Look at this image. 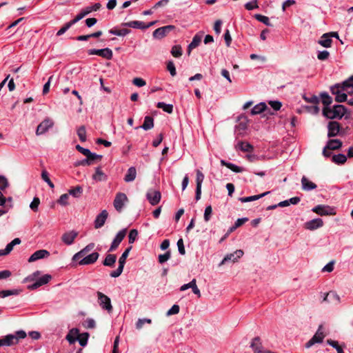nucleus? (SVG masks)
Masks as SVG:
<instances>
[{
	"label": "nucleus",
	"instance_id": "1",
	"mask_svg": "<svg viewBox=\"0 0 353 353\" xmlns=\"http://www.w3.org/2000/svg\"><path fill=\"white\" fill-rule=\"evenodd\" d=\"M347 110V108L343 105H334L332 108H323V114L330 119H341L345 114Z\"/></svg>",
	"mask_w": 353,
	"mask_h": 353
},
{
	"label": "nucleus",
	"instance_id": "2",
	"mask_svg": "<svg viewBox=\"0 0 353 353\" xmlns=\"http://www.w3.org/2000/svg\"><path fill=\"white\" fill-rule=\"evenodd\" d=\"M26 337V333L23 330H19L14 334H10L0 339V346H12L19 343L20 339Z\"/></svg>",
	"mask_w": 353,
	"mask_h": 353
},
{
	"label": "nucleus",
	"instance_id": "3",
	"mask_svg": "<svg viewBox=\"0 0 353 353\" xmlns=\"http://www.w3.org/2000/svg\"><path fill=\"white\" fill-rule=\"evenodd\" d=\"M332 94L335 95V101L339 103L347 101V95L345 92V90L342 83H336L330 88Z\"/></svg>",
	"mask_w": 353,
	"mask_h": 353
},
{
	"label": "nucleus",
	"instance_id": "4",
	"mask_svg": "<svg viewBox=\"0 0 353 353\" xmlns=\"http://www.w3.org/2000/svg\"><path fill=\"white\" fill-rule=\"evenodd\" d=\"M312 211L320 216H330L336 214L334 207L327 205H317L312 209Z\"/></svg>",
	"mask_w": 353,
	"mask_h": 353
},
{
	"label": "nucleus",
	"instance_id": "5",
	"mask_svg": "<svg viewBox=\"0 0 353 353\" xmlns=\"http://www.w3.org/2000/svg\"><path fill=\"white\" fill-rule=\"evenodd\" d=\"M325 336L323 327L322 325H320L314 335L305 343V347L310 348L315 343H322Z\"/></svg>",
	"mask_w": 353,
	"mask_h": 353
},
{
	"label": "nucleus",
	"instance_id": "6",
	"mask_svg": "<svg viewBox=\"0 0 353 353\" xmlns=\"http://www.w3.org/2000/svg\"><path fill=\"white\" fill-rule=\"evenodd\" d=\"M97 294L99 304L102 309L107 310L109 313L111 312L113 308L110 299L101 292H97Z\"/></svg>",
	"mask_w": 353,
	"mask_h": 353
},
{
	"label": "nucleus",
	"instance_id": "7",
	"mask_svg": "<svg viewBox=\"0 0 353 353\" xmlns=\"http://www.w3.org/2000/svg\"><path fill=\"white\" fill-rule=\"evenodd\" d=\"M89 55H98L108 60L112 59L113 53L111 49L105 48L103 49H90L88 50Z\"/></svg>",
	"mask_w": 353,
	"mask_h": 353
},
{
	"label": "nucleus",
	"instance_id": "8",
	"mask_svg": "<svg viewBox=\"0 0 353 353\" xmlns=\"http://www.w3.org/2000/svg\"><path fill=\"white\" fill-rule=\"evenodd\" d=\"M126 233H127V229L126 228H124V229H122L115 236V237L114 238L109 249H108V252H114L115 251L117 248L119 247V244L121 243V241L123 240V239L125 238V235H126Z\"/></svg>",
	"mask_w": 353,
	"mask_h": 353
},
{
	"label": "nucleus",
	"instance_id": "9",
	"mask_svg": "<svg viewBox=\"0 0 353 353\" xmlns=\"http://www.w3.org/2000/svg\"><path fill=\"white\" fill-rule=\"evenodd\" d=\"M128 201V197L125 194L122 192H119L116 194L115 198L114 199L113 205L115 210L121 212L123 208L125 205V203Z\"/></svg>",
	"mask_w": 353,
	"mask_h": 353
},
{
	"label": "nucleus",
	"instance_id": "10",
	"mask_svg": "<svg viewBox=\"0 0 353 353\" xmlns=\"http://www.w3.org/2000/svg\"><path fill=\"white\" fill-rule=\"evenodd\" d=\"M54 125L53 121L47 117L41 123L39 124L36 130V134L37 136L45 134L48 130Z\"/></svg>",
	"mask_w": 353,
	"mask_h": 353
},
{
	"label": "nucleus",
	"instance_id": "11",
	"mask_svg": "<svg viewBox=\"0 0 353 353\" xmlns=\"http://www.w3.org/2000/svg\"><path fill=\"white\" fill-rule=\"evenodd\" d=\"M146 198L152 205H156L160 202L161 194L159 190L150 189L147 192Z\"/></svg>",
	"mask_w": 353,
	"mask_h": 353
},
{
	"label": "nucleus",
	"instance_id": "12",
	"mask_svg": "<svg viewBox=\"0 0 353 353\" xmlns=\"http://www.w3.org/2000/svg\"><path fill=\"white\" fill-rule=\"evenodd\" d=\"M99 257L97 252H94L90 254H86L79 261L80 265H88L94 263Z\"/></svg>",
	"mask_w": 353,
	"mask_h": 353
},
{
	"label": "nucleus",
	"instance_id": "13",
	"mask_svg": "<svg viewBox=\"0 0 353 353\" xmlns=\"http://www.w3.org/2000/svg\"><path fill=\"white\" fill-rule=\"evenodd\" d=\"M52 279V276L50 274H45L37 279L36 281L32 285L28 286V289L30 290H36L38 288L47 284Z\"/></svg>",
	"mask_w": 353,
	"mask_h": 353
},
{
	"label": "nucleus",
	"instance_id": "14",
	"mask_svg": "<svg viewBox=\"0 0 353 353\" xmlns=\"http://www.w3.org/2000/svg\"><path fill=\"white\" fill-rule=\"evenodd\" d=\"M204 180V174L199 170H196V194L195 199L196 201L201 199V185Z\"/></svg>",
	"mask_w": 353,
	"mask_h": 353
},
{
	"label": "nucleus",
	"instance_id": "15",
	"mask_svg": "<svg viewBox=\"0 0 353 353\" xmlns=\"http://www.w3.org/2000/svg\"><path fill=\"white\" fill-rule=\"evenodd\" d=\"M243 255V252L241 250H237L235 252L227 254L220 263L219 265L225 263L228 261L235 262Z\"/></svg>",
	"mask_w": 353,
	"mask_h": 353
},
{
	"label": "nucleus",
	"instance_id": "16",
	"mask_svg": "<svg viewBox=\"0 0 353 353\" xmlns=\"http://www.w3.org/2000/svg\"><path fill=\"white\" fill-rule=\"evenodd\" d=\"M341 126L337 121H330L327 125V137L329 138L336 137L339 134Z\"/></svg>",
	"mask_w": 353,
	"mask_h": 353
},
{
	"label": "nucleus",
	"instance_id": "17",
	"mask_svg": "<svg viewBox=\"0 0 353 353\" xmlns=\"http://www.w3.org/2000/svg\"><path fill=\"white\" fill-rule=\"evenodd\" d=\"M108 216V212L106 210H102L96 217L94 225L96 229L101 228L105 223Z\"/></svg>",
	"mask_w": 353,
	"mask_h": 353
},
{
	"label": "nucleus",
	"instance_id": "18",
	"mask_svg": "<svg viewBox=\"0 0 353 353\" xmlns=\"http://www.w3.org/2000/svg\"><path fill=\"white\" fill-rule=\"evenodd\" d=\"M203 32H199L198 33H196L193 39H192V41H191V43L188 45V54H190L191 51L196 48L197 46H199V44L201 43V39L203 38Z\"/></svg>",
	"mask_w": 353,
	"mask_h": 353
},
{
	"label": "nucleus",
	"instance_id": "19",
	"mask_svg": "<svg viewBox=\"0 0 353 353\" xmlns=\"http://www.w3.org/2000/svg\"><path fill=\"white\" fill-rule=\"evenodd\" d=\"M174 28V26H167L159 28L153 32L152 35L155 39H161L163 37H165L171 30Z\"/></svg>",
	"mask_w": 353,
	"mask_h": 353
},
{
	"label": "nucleus",
	"instance_id": "20",
	"mask_svg": "<svg viewBox=\"0 0 353 353\" xmlns=\"http://www.w3.org/2000/svg\"><path fill=\"white\" fill-rule=\"evenodd\" d=\"M323 225V221L320 218L314 219L305 223V228L309 230H314Z\"/></svg>",
	"mask_w": 353,
	"mask_h": 353
},
{
	"label": "nucleus",
	"instance_id": "21",
	"mask_svg": "<svg viewBox=\"0 0 353 353\" xmlns=\"http://www.w3.org/2000/svg\"><path fill=\"white\" fill-rule=\"evenodd\" d=\"M77 236L78 232L73 230L64 233L62 235L61 240L65 245H69L73 243L74 239L77 238Z\"/></svg>",
	"mask_w": 353,
	"mask_h": 353
},
{
	"label": "nucleus",
	"instance_id": "22",
	"mask_svg": "<svg viewBox=\"0 0 353 353\" xmlns=\"http://www.w3.org/2000/svg\"><path fill=\"white\" fill-rule=\"evenodd\" d=\"M94 245H95L94 243H90L88 244L84 248L81 250L79 252L76 253L72 256V261H77L78 259L85 256L89 252H90L91 250H93V248H94Z\"/></svg>",
	"mask_w": 353,
	"mask_h": 353
},
{
	"label": "nucleus",
	"instance_id": "23",
	"mask_svg": "<svg viewBox=\"0 0 353 353\" xmlns=\"http://www.w3.org/2000/svg\"><path fill=\"white\" fill-rule=\"evenodd\" d=\"M50 255V252L46 250H39L34 252L28 259V262H34L39 259H41L48 257Z\"/></svg>",
	"mask_w": 353,
	"mask_h": 353
},
{
	"label": "nucleus",
	"instance_id": "24",
	"mask_svg": "<svg viewBox=\"0 0 353 353\" xmlns=\"http://www.w3.org/2000/svg\"><path fill=\"white\" fill-rule=\"evenodd\" d=\"M189 288H192V292L194 294L197 295L198 297L201 296V292L199 289L196 286L195 279H192L190 283L184 284L182 286H181L180 290L185 291Z\"/></svg>",
	"mask_w": 353,
	"mask_h": 353
},
{
	"label": "nucleus",
	"instance_id": "25",
	"mask_svg": "<svg viewBox=\"0 0 353 353\" xmlns=\"http://www.w3.org/2000/svg\"><path fill=\"white\" fill-rule=\"evenodd\" d=\"M92 179L95 181H105L108 179V176L102 171L101 167L95 168V172L92 176Z\"/></svg>",
	"mask_w": 353,
	"mask_h": 353
},
{
	"label": "nucleus",
	"instance_id": "26",
	"mask_svg": "<svg viewBox=\"0 0 353 353\" xmlns=\"http://www.w3.org/2000/svg\"><path fill=\"white\" fill-rule=\"evenodd\" d=\"M302 189L305 191H310L316 188V185L309 181L305 176L301 179Z\"/></svg>",
	"mask_w": 353,
	"mask_h": 353
},
{
	"label": "nucleus",
	"instance_id": "27",
	"mask_svg": "<svg viewBox=\"0 0 353 353\" xmlns=\"http://www.w3.org/2000/svg\"><path fill=\"white\" fill-rule=\"evenodd\" d=\"M236 150H239L242 152H252L254 147L248 142L239 141L235 146Z\"/></svg>",
	"mask_w": 353,
	"mask_h": 353
},
{
	"label": "nucleus",
	"instance_id": "28",
	"mask_svg": "<svg viewBox=\"0 0 353 353\" xmlns=\"http://www.w3.org/2000/svg\"><path fill=\"white\" fill-rule=\"evenodd\" d=\"M117 261V255L113 254H108L105 259L103 261L102 264L104 266L113 268Z\"/></svg>",
	"mask_w": 353,
	"mask_h": 353
},
{
	"label": "nucleus",
	"instance_id": "29",
	"mask_svg": "<svg viewBox=\"0 0 353 353\" xmlns=\"http://www.w3.org/2000/svg\"><path fill=\"white\" fill-rule=\"evenodd\" d=\"M123 27H128L137 29L145 30L144 23L140 21H132L121 23Z\"/></svg>",
	"mask_w": 353,
	"mask_h": 353
},
{
	"label": "nucleus",
	"instance_id": "30",
	"mask_svg": "<svg viewBox=\"0 0 353 353\" xmlns=\"http://www.w3.org/2000/svg\"><path fill=\"white\" fill-rule=\"evenodd\" d=\"M325 146L328 150H338L341 148L342 141L339 139H330Z\"/></svg>",
	"mask_w": 353,
	"mask_h": 353
},
{
	"label": "nucleus",
	"instance_id": "31",
	"mask_svg": "<svg viewBox=\"0 0 353 353\" xmlns=\"http://www.w3.org/2000/svg\"><path fill=\"white\" fill-rule=\"evenodd\" d=\"M346 94H353V75L343 82Z\"/></svg>",
	"mask_w": 353,
	"mask_h": 353
},
{
	"label": "nucleus",
	"instance_id": "32",
	"mask_svg": "<svg viewBox=\"0 0 353 353\" xmlns=\"http://www.w3.org/2000/svg\"><path fill=\"white\" fill-rule=\"evenodd\" d=\"M319 43L324 48H330L332 46V40L330 39L329 34H323L319 41Z\"/></svg>",
	"mask_w": 353,
	"mask_h": 353
},
{
	"label": "nucleus",
	"instance_id": "33",
	"mask_svg": "<svg viewBox=\"0 0 353 353\" xmlns=\"http://www.w3.org/2000/svg\"><path fill=\"white\" fill-rule=\"evenodd\" d=\"M78 335L79 330L77 328H73L70 330L65 339L70 344H73L77 341Z\"/></svg>",
	"mask_w": 353,
	"mask_h": 353
},
{
	"label": "nucleus",
	"instance_id": "34",
	"mask_svg": "<svg viewBox=\"0 0 353 353\" xmlns=\"http://www.w3.org/2000/svg\"><path fill=\"white\" fill-rule=\"evenodd\" d=\"M268 194H269V192H263L260 194L253 195V196H250L241 197V198H239V201L241 203L251 202V201H256V200L263 197L264 196L267 195Z\"/></svg>",
	"mask_w": 353,
	"mask_h": 353
},
{
	"label": "nucleus",
	"instance_id": "35",
	"mask_svg": "<svg viewBox=\"0 0 353 353\" xmlns=\"http://www.w3.org/2000/svg\"><path fill=\"white\" fill-rule=\"evenodd\" d=\"M137 176V170L134 167H130L128 168L126 174L124 177V181L125 182H131L133 181Z\"/></svg>",
	"mask_w": 353,
	"mask_h": 353
},
{
	"label": "nucleus",
	"instance_id": "36",
	"mask_svg": "<svg viewBox=\"0 0 353 353\" xmlns=\"http://www.w3.org/2000/svg\"><path fill=\"white\" fill-rule=\"evenodd\" d=\"M22 292L21 289L5 290L0 291V298H6L12 295H19Z\"/></svg>",
	"mask_w": 353,
	"mask_h": 353
},
{
	"label": "nucleus",
	"instance_id": "37",
	"mask_svg": "<svg viewBox=\"0 0 353 353\" xmlns=\"http://www.w3.org/2000/svg\"><path fill=\"white\" fill-rule=\"evenodd\" d=\"M154 127V119L150 116H146L144 118L143 125L141 126L143 130H148Z\"/></svg>",
	"mask_w": 353,
	"mask_h": 353
},
{
	"label": "nucleus",
	"instance_id": "38",
	"mask_svg": "<svg viewBox=\"0 0 353 353\" xmlns=\"http://www.w3.org/2000/svg\"><path fill=\"white\" fill-rule=\"evenodd\" d=\"M267 108L265 103L261 102L254 105L251 110V114L255 115L263 112Z\"/></svg>",
	"mask_w": 353,
	"mask_h": 353
},
{
	"label": "nucleus",
	"instance_id": "39",
	"mask_svg": "<svg viewBox=\"0 0 353 353\" xmlns=\"http://www.w3.org/2000/svg\"><path fill=\"white\" fill-rule=\"evenodd\" d=\"M332 161L338 165L343 164L347 161V157L343 154H334L332 157Z\"/></svg>",
	"mask_w": 353,
	"mask_h": 353
},
{
	"label": "nucleus",
	"instance_id": "40",
	"mask_svg": "<svg viewBox=\"0 0 353 353\" xmlns=\"http://www.w3.org/2000/svg\"><path fill=\"white\" fill-rule=\"evenodd\" d=\"M83 193V188L80 185H77L68 190V195H72L75 198H79Z\"/></svg>",
	"mask_w": 353,
	"mask_h": 353
},
{
	"label": "nucleus",
	"instance_id": "41",
	"mask_svg": "<svg viewBox=\"0 0 353 353\" xmlns=\"http://www.w3.org/2000/svg\"><path fill=\"white\" fill-rule=\"evenodd\" d=\"M130 32V30L127 29V28H123L121 30H117V29L113 28V29H110L109 30L110 34L117 35V36H120V37H124V36L128 34Z\"/></svg>",
	"mask_w": 353,
	"mask_h": 353
},
{
	"label": "nucleus",
	"instance_id": "42",
	"mask_svg": "<svg viewBox=\"0 0 353 353\" xmlns=\"http://www.w3.org/2000/svg\"><path fill=\"white\" fill-rule=\"evenodd\" d=\"M322 103L324 105L323 108L330 107L332 103V98L327 93L323 92L321 94Z\"/></svg>",
	"mask_w": 353,
	"mask_h": 353
},
{
	"label": "nucleus",
	"instance_id": "43",
	"mask_svg": "<svg viewBox=\"0 0 353 353\" xmlns=\"http://www.w3.org/2000/svg\"><path fill=\"white\" fill-rule=\"evenodd\" d=\"M88 337L89 334L88 332H84L82 334L79 333L77 340H78L81 346L84 347L87 345Z\"/></svg>",
	"mask_w": 353,
	"mask_h": 353
},
{
	"label": "nucleus",
	"instance_id": "44",
	"mask_svg": "<svg viewBox=\"0 0 353 353\" xmlns=\"http://www.w3.org/2000/svg\"><path fill=\"white\" fill-rule=\"evenodd\" d=\"M157 107L162 109L167 113H172L173 111V105L172 104H166L164 102H158Z\"/></svg>",
	"mask_w": 353,
	"mask_h": 353
},
{
	"label": "nucleus",
	"instance_id": "45",
	"mask_svg": "<svg viewBox=\"0 0 353 353\" xmlns=\"http://www.w3.org/2000/svg\"><path fill=\"white\" fill-rule=\"evenodd\" d=\"M254 17L259 21L264 23L267 26H272V23L270 22V19L268 17L260 14H255Z\"/></svg>",
	"mask_w": 353,
	"mask_h": 353
},
{
	"label": "nucleus",
	"instance_id": "46",
	"mask_svg": "<svg viewBox=\"0 0 353 353\" xmlns=\"http://www.w3.org/2000/svg\"><path fill=\"white\" fill-rule=\"evenodd\" d=\"M132 246H130V247L127 248L125 250V251L123 252V254H121V256L119 259V265H122L123 266L125 265V261H126V259L128 256V254H129L130 250H132Z\"/></svg>",
	"mask_w": 353,
	"mask_h": 353
},
{
	"label": "nucleus",
	"instance_id": "47",
	"mask_svg": "<svg viewBox=\"0 0 353 353\" xmlns=\"http://www.w3.org/2000/svg\"><path fill=\"white\" fill-rule=\"evenodd\" d=\"M327 344L336 349L337 353H344L342 347L339 345L338 341L332 339H327Z\"/></svg>",
	"mask_w": 353,
	"mask_h": 353
},
{
	"label": "nucleus",
	"instance_id": "48",
	"mask_svg": "<svg viewBox=\"0 0 353 353\" xmlns=\"http://www.w3.org/2000/svg\"><path fill=\"white\" fill-rule=\"evenodd\" d=\"M102 157V155L97 154L91 152H90V154L86 157L90 165H92L94 161H101Z\"/></svg>",
	"mask_w": 353,
	"mask_h": 353
},
{
	"label": "nucleus",
	"instance_id": "49",
	"mask_svg": "<svg viewBox=\"0 0 353 353\" xmlns=\"http://www.w3.org/2000/svg\"><path fill=\"white\" fill-rule=\"evenodd\" d=\"M77 135L79 138V140L81 142H85L86 141V130L84 125L80 126L77 129Z\"/></svg>",
	"mask_w": 353,
	"mask_h": 353
},
{
	"label": "nucleus",
	"instance_id": "50",
	"mask_svg": "<svg viewBox=\"0 0 353 353\" xmlns=\"http://www.w3.org/2000/svg\"><path fill=\"white\" fill-rule=\"evenodd\" d=\"M41 179L48 183V185L51 188H54V183L51 181L50 177H49V174L48 172L46 170H42L41 172Z\"/></svg>",
	"mask_w": 353,
	"mask_h": 353
},
{
	"label": "nucleus",
	"instance_id": "51",
	"mask_svg": "<svg viewBox=\"0 0 353 353\" xmlns=\"http://www.w3.org/2000/svg\"><path fill=\"white\" fill-rule=\"evenodd\" d=\"M138 230L137 229H132L128 234V242L129 243H133L138 237Z\"/></svg>",
	"mask_w": 353,
	"mask_h": 353
},
{
	"label": "nucleus",
	"instance_id": "52",
	"mask_svg": "<svg viewBox=\"0 0 353 353\" xmlns=\"http://www.w3.org/2000/svg\"><path fill=\"white\" fill-rule=\"evenodd\" d=\"M40 204V199L39 197H34L32 201L30 204V209L34 212H37L39 210V205Z\"/></svg>",
	"mask_w": 353,
	"mask_h": 353
},
{
	"label": "nucleus",
	"instance_id": "53",
	"mask_svg": "<svg viewBox=\"0 0 353 353\" xmlns=\"http://www.w3.org/2000/svg\"><path fill=\"white\" fill-rule=\"evenodd\" d=\"M257 2L258 0H252L251 1L248 2L244 5L245 8L248 10H252L254 9H256L259 8Z\"/></svg>",
	"mask_w": 353,
	"mask_h": 353
},
{
	"label": "nucleus",
	"instance_id": "54",
	"mask_svg": "<svg viewBox=\"0 0 353 353\" xmlns=\"http://www.w3.org/2000/svg\"><path fill=\"white\" fill-rule=\"evenodd\" d=\"M9 185L7 179L4 176H0V192H3Z\"/></svg>",
	"mask_w": 353,
	"mask_h": 353
},
{
	"label": "nucleus",
	"instance_id": "55",
	"mask_svg": "<svg viewBox=\"0 0 353 353\" xmlns=\"http://www.w3.org/2000/svg\"><path fill=\"white\" fill-rule=\"evenodd\" d=\"M124 266L119 265L116 270L112 271L110 274L111 277L117 278L119 277L123 271Z\"/></svg>",
	"mask_w": 353,
	"mask_h": 353
},
{
	"label": "nucleus",
	"instance_id": "56",
	"mask_svg": "<svg viewBox=\"0 0 353 353\" xmlns=\"http://www.w3.org/2000/svg\"><path fill=\"white\" fill-rule=\"evenodd\" d=\"M68 194H63L58 199L57 203L61 205L65 206L68 204Z\"/></svg>",
	"mask_w": 353,
	"mask_h": 353
},
{
	"label": "nucleus",
	"instance_id": "57",
	"mask_svg": "<svg viewBox=\"0 0 353 353\" xmlns=\"http://www.w3.org/2000/svg\"><path fill=\"white\" fill-rule=\"evenodd\" d=\"M227 168L236 173H240L244 170V169L242 167H239L232 163L227 164Z\"/></svg>",
	"mask_w": 353,
	"mask_h": 353
},
{
	"label": "nucleus",
	"instance_id": "58",
	"mask_svg": "<svg viewBox=\"0 0 353 353\" xmlns=\"http://www.w3.org/2000/svg\"><path fill=\"white\" fill-rule=\"evenodd\" d=\"M72 26V25L70 21L65 23L64 26L58 30L57 32V36H61L69 28H70Z\"/></svg>",
	"mask_w": 353,
	"mask_h": 353
},
{
	"label": "nucleus",
	"instance_id": "59",
	"mask_svg": "<svg viewBox=\"0 0 353 353\" xmlns=\"http://www.w3.org/2000/svg\"><path fill=\"white\" fill-rule=\"evenodd\" d=\"M212 213V208L211 205H208L204 212V220L205 221H208L210 218Z\"/></svg>",
	"mask_w": 353,
	"mask_h": 353
},
{
	"label": "nucleus",
	"instance_id": "60",
	"mask_svg": "<svg viewBox=\"0 0 353 353\" xmlns=\"http://www.w3.org/2000/svg\"><path fill=\"white\" fill-rule=\"evenodd\" d=\"M152 321L150 319H139L136 323L137 329H141L145 323H151Z\"/></svg>",
	"mask_w": 353,
	"mask_h": 353
},
{
	"label": "nucleus",
	"instance_id": "61",
	"mask_svg": "<svg viewBox=\"0 0 353 353\" xmlns=\"http://www.w3.org/2000/svg\"><path fill=\"white\" fill-rule=\"evenodd\" d=\"M330 53L327 50L319 51L317 54L318 59L324 61L328 59Z\"/></svg>",
	"mask_w": 353,
	"mask_h": 353
},
{
	"label": "nucleus",
	"instance_id": "62",
	"mask_svg": "<svg viewBox=\"0 0 353 353\" xmlns=\"http://www.w3.org/2000/svg\"><path fill=\"white\" fill-rule=\"evenodd\" d=\"M170 257V252L168 251L163 254L159 255V257H158L159 262L160 263H163L164 262L167 261Z\"/></svg>",
	"mask_w": 353,
	"mask_h": 353
},
{
	"label": "nucleus",
	"instance_id": "63",
	"mask_svg": "<svg viewBox=\"0 0 353 353\" xmlns=\"http://www.w3.org/2000/svg\"><path fill=\"white\" fill-rule=\"evenodd\" d=\"M269 104L271 108L276 111L279 110L282 106V103L279 101H269Z\"/></svg>",
	"mask_w": 353,
	"mask_h": 353
},
{
	"label": "nucleus",
	"instance_id": "64",
	"mask_svg": "<svg viewBox=\"0 0 353 353\" xmlns=\"http://www.w3.org/2000/svg\"><path fill=\"white\" fill-rule=\"evenodd\" d=\"M167 69L170 72V74L173 77L176 74V68L172 61H169L167 64Z\"/></svg>",
	"mask_w": 353,
	"mask_h": 353
}]
</instances>
